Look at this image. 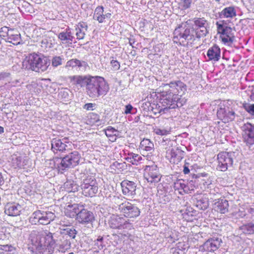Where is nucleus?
<instances>
[{
	"instance_id": "nucleus-64",
	"label": "nucleus",
	"mask_w": 254,
	"mask_h": 254,
	"mask_svg": "<svg viewBox=\"0 0 254 254\" xmlns=\"http://www.w3.org/2000/svg\"><path fill=\"white\" fill-rule=\"evenodd\" d=\"M118 135H113L111 136H107V137L109 138V140L110 141H111L112 142H114L116 140L117 136Z\"/></svg>"
},
{
	"instance_id": "nucleus-57",
	"label": "nucleus",
	"mask_w": 254,
	"mask_h": 254,
	"mask_svg": "<svg viewBox=\"0 0 254 254\" xmlns=\"http://www.w3.org/2000/svg\"><path fill=\"white\" fill-rule=\"evenodd\" d=\"M183 9H186L190 7L192 0H181Z\"/></svg>"
},
{
	"instance_id": "nucleus-51",
	"label": "nucleus",
	"mask_w": 254,
	"mask_h": 254,
	"mask_svg": "<svg viewBox=\"0 0 254 254\" xmlns=\"http://www.w3.org/2000/svg\"><path fill=\"white\" fill-rule=\"evenodd\" d=\"M170 129H161L160 128L156 127L154 129V132L155 133H156L157 135H167L170 133Z\"/></svg>"
},
{
	"instance_id": "nucleus-33",
	"label": "nucleus",
	"mask_w": 254,
	"mask_h": 254,
	"mask_svg": "<svg viewBox=\"0 0 254 254\" xmlns=\"http://www.w3.org/2000/svg\"><path fill=\"white\" fill-rule=\"evenodd\" d=\"M7 41L12 43L13 45H17L20 43V34L17 31L11 29V32L7 38Z\"/></svg>"
},
{
	"instance_id": "nucleus-58",
	"label": "nucleus",
	"mask_w": 254,
	"mask_h": 254,
	"mask_svg": "<svg viewBox=\"0 0 254 254\" xmlns=\"http://www.w3.org/2000/svg\"><path fill=\"white\" fill-rule=\"evenodd\" d=\"M110 64L114 70H117L120 69V64L118 61L112 60Z\"/></svg>"
},
{
	"instance_id": "nucleus-53",
	"label": "nucleus",
	"mask_w": 254,
	"mask_h": 254,
	"mask_svg": "<svg viewBox=\"0 0 254 254\" xmlns=\"http://www.w3.org/2000/svg\"><path fill=\"white\" fill-rule=\"evenodd\" d=\"M75 30L76 31L75 35L76 36V39L77 40L83 39L85 35L86 31H84L83 29H80L79 28L77 29L76 28Z\"/></svg>"
},
{
	"instance_id": "nucleus-9",
	"label": "nucleus",
	"mask_w": 254,
	"mask_h": 254,
	"mask_svg": "<svg viewBox=\"0 0 254 254\" xmlns=\"http://www.w3.org/2000/svg\"><path fill=\"white\" fill-rule=\"evenodd\" d=\"M81 155L77 151H72L60 159L58 165L59 171H64L77 166L79 162Z\"/></svg>"
},
{
	"instance_id": "nucleus-48",
	"label": "nucleus",
	"mask_w": 254,
	"mask_h": 254,
	"mask_svg": "<svg viewBox=\"0 0 254 254\" xmlns=\"http://www.w3.org/2000/svg\"><path fill=\"white\" fill-rule=\"evenodd\" d=\"M63 60L64 59L61 56L54 57L52 60V65L54 67H57L62 64Z\"/></svg>"
},
{
	"instance_id": "nucleus-6",
	"label": "nucleus",
	"mask_w": 254,
	"mask_h": 254,
	"mask_svg": "<svg viewBox=\"0 0 254 254\" xmlns=\"http://www.w3.org/2000/svg\"><path fill=\"white\" fill-rule=\"evenodd\" d=\"M173 34L174 42L183 46L192 44L196 39L190 28H185L182 25L175 29Z\"/></svg>"
},
{
	"instance_id": "nucleus-45",
	"label": "nucleus",
	"mask_w": 254,
	"mask_h": 254,
	"mask_svg": "<svg viewBox=\"0 0 254 254\" xmlns=\"http://www.w3.org/2000/svg\"><path fill=\"white\" fill-rule=\"evenodd\" d=\"M63 231V233H64L65 235H68L69 237L72 239H74L75 238L76 235L77 234V231L73 227L66 228L65 229H64Z\"/></svg>"
},
{
	"instance_id": "nucleus-26",
	"label": "nucleus",
	"mask_w": 254,
	"mask_h": 254,
	"mask_svg": "<svg viewBox=\"0 0 254 254\" xmlns=\"http://www.w3.org/2000/svg\"><path fill=\"white\" fill-rule=\"evenodd\" d=\"M23 208L19 203L15 202L7 203L4 207V212L10 216L19 215Z\"/></svg>"
},
{
	"instance_id": "nucleus-47",
	"label": "nucleus",
	"mask_w": 254,
	"mask_h": 254,
	"mask_svg": "<svg viewBox=\"0 0 254 254\" xmlns=\"http://www.w3.org/2000/svg\"><path fill=\"white\" fill-rule=\"evenodd\" d=\"M105 134L107 136H111L113 135H119V131L115 128L109 126L105 130Z\"/></svg>"
},
{
	"instance_id": "nucleus-44",
	"label": "nucleus",
	"mask_w": 254,
	"mask_h": 254,
	"mask_svg": "<svg viewBox=\"0 0 254 254\" xmlns=\"http://www.w3.org/2000/svg\"><path fill=\"white\" fill-rule=\"evenodd\" d=\"M126 166L125 162L120 163L118 161H115L111 165V168L115 171L118 170L122 171L126 169Z\"/></svg>"
},
{
	"instance_id": "nucleus-38",
	"label": "nucleus",
	"mask_w": 254,
	"mask_h": 254,
	"mask_svg": "<svg viewBox=\"0 0 254 254\" xmlns=\"http://www.w3.org/2000/svg\"><path fill=\"white\" fill-rule=\"evenodd\" d=\"M240 230L242 232L247 235H252L254 234V223L253 222L243 224L240 227Z\"/></svg>"
},
{
	"instance_id": "nucleus-46",
	"label": "nucleus",
	"mask_w": 254,
	"mask_h": 254,
	"mask_svg": "<svg viewBox=\"0 0 254 254\" xmlns=\"http://www.w3.org/2000/svg\"><path fill=\"white\" fill-rule=\"evenodd\" d=\"M94 249H97L99 250H102L105 246L103 244V238L101 236H99L98 238L94 241Z\"/></svg>"
},
{
	"instance_id": "nucleus-32",
	"label": "nucleus",
	"mask_w": 254,
	"mask_h": 254,
	"mask_svg": "<svg viewBox=\"0 0 254 254\" xmlns=\"http://www.w3.org/2000/svg\"><path fill=\"white\" fill-rule=\"evenodd\" d=\"M88 65L87 63L84 61H81L76 59H73L68 61L65 64V68L69 69V68H73L75 67L79 68L86 67Z\"/></svg>"
},
{
	"instance_id": "nucleus-27",
	"label": "nucleus",
	"mask_w": 254,
	"mask_h": 254,
	"mask_svg": "<svg viewBox=\"0 0 254 254\" xmlns=\"http://www.w3.org/2000/svg\"><path fill=\"white\" fill-rule=\"evenodd\" d=\"M58 38L63 44H71L74 39V37L71 29L67 27L63 31L59 33Z\"/></svg>"
},
{
	"instance_id": "nucleus-29",
	"label": "nucleus",
	"mask_w": 254,
	"mask_h": 254,
	"mask_svg": "<svg viewBox=\"0 0 254 254\" xmlns=\"http://www.w3.org/2000/svg\"><path fill=\"white\" fill-rule=\"evenodd\" d=\"M207 56L209 61H218L221 57V50L220 48L216 45L210 47L207 51Z\"/></svg>"
},
{
	"instance_id": "nucleus-4",
	"label": "nucleus",
	"mask_w": 254,
	"mask_h": 254,
	"mask_svg": "<svg viewBox=\"0 0 254 254\" xmlns=\"http://www.w3.org/2000/svg\"><path fill=\"white\" fill-rule=\"evenodd\" d=\"M50 64L49 60L46 57L33 53L25 57L22 62V66L24 69L40 72L46 71Z\"/></svg>"
},
{
	"instance_id": "nucleus-16",
	"label": "nucleus",
	"mask_w": 254,
	"mask_h": 254,
	"mask_svg": "<svg viewBox=\"0 0 254 254\" xmlns=\"http://www.w3.org/2000/svg\"><path fill=\"white\" fill-rule=\"evenodd\" d=\"M80 187L83 194L88 197L95 196L98 190V186L96 180L90 176H88L83 180Z\"/></svg>"
},
{
	"instance_id": "nucleus-24",
	"label": "nucleus",
	"mask_w": 254,
	"mask_h": 254,
	"mask_svg": "<svg viewBox=\"0 0 254 254\" xmlns=\"http://www.w3.org/2000/svg\"><path fill=\"white\" fill-rule=\"evenodd\" d=\"M121 185L124 195L133 197L136 194V186L133 182L124 180L121 183Z\"/></svg>"
},
{
	"instance_id": "nucleus-20",
	"label": "nucleus",
	"mask_w": 254,
	"mask_h": 254,
	"mask_svg": "<svg viewBox=\"0 0 254 254\" xmlns=\"http://www.w3.org/2000/svg\"><path fill=\"white\" fill-rule=\"evenodd\" d=\"M185 155V151L179 148H172L166 152V157L169 159L170 162L174 164H178L184 158Z\"/></svg>"
},
{
	"instance_id": "nucleus-7",
	"label": "nucleus",
	"mask_w": 254,
	"mask_h": 254,
	"mask_svg": "<svg viewBox=\"0 0 254 254\" xmlns=\"http://www.w3.org/2000/svg\"><path fill=\"white\" fill-rule=\"evenodd\" d=\"M63 199L67 201L64 210L65 215L70 218L76 217L83 206L82 204L76 203L78 198L73 193L65 195Z\"/></svg>"
},
{
	"instance_id": "nucleus-1",
	"label": "nucleus",
	"mask_w": 254,
	"mask_h": 254,
	"mask_svg": "<svg viewBox=\"0 0 254 254\" xmlns=\"http://www.w3.org/2000/svg\"><path fill=\"white\" fill-rule=\"evenodd\" d=\"M29 243L31 249L37 254H52L56 246L53 234L48 230L38 232L32 231L29 235Z\"/></svg>"
},
{
	"instance_id": "nucleus-13",
	"label": "nucleus",
	"mask_w": 254,
	"mask_h": 254,
	"mask_svg": "<svg viewBox=\"0 0 254 254\" xmlns=\"http://www.w3.org/2000/svg\"><path fill=\"white\" fill-rule=\"evenodd\" d=\"M234 156L235 153L234 152H221L219 153L217 158V170L222 172L226 171L229 168L232 167Z\"/></svg>"
},
{
	"instance_id": "nucleus-50",
	"label": "nucleus",
	"mask_w": 254,
	"mask_h": 254,
	"mask_svg": "<svg viewBox=\"0 0 254 254\" xmlns=\"http://www.w3.org/2000/svg\"><path fill=\"white\" fill-rule=\"evenodd\" d=\"M10 32L11 29H9L7 27L3 26L0 29V36L7 38Z\"/></svg>"
},
{
	"instance_id": "nucleus-3",
	"label": "nucleus",
	"mask_w": 254,
	"mask_h": 254,
	"mask_svg": "<svg viewBox=\"0 0 254 254\" xmlns=\"http://www.w3.org/2000/svg\"><path fill=\"white\" fill-rule=\"evenodd\" d=\"M86 86L87 94L92 98H97L107 94L109 86L105 79L99 76H91L87 80Z\"/></svg>"
},
{
	"instance_id": "nucleus-17",
	"label": "nucleus",
	"mask_w": 254,
	"mask_h": 254,
	"mask_svg": "<svg viewBox=\"0 0 254 254\" xmlns=\"http://www.w3.org/2000/svg\"><path fill=\"white\" fill-rule=\"evenodd\" d=\"M51 149L55 152L69 151L72 149L73 144L67 137L62 139L53 138L51 140Z\"/></svg>"
},
{
	"instance_id": "nucleus-10",
	"label": "nucleus",
	"mask_w": 254,
	"mask_h": 254,
	"mask_svg": "<svg viewBox=\"0 0 254 254\" xmlns=\"http://www.w3.org/2000/svg\"><path fill=\"white\" fill-rule=\"evenodd\" d=\"M218 33L220 34L222 42L227 45H230L235 40L232 28L228 26L224 21H217L216 23Z\"/></svg>"
},
{
	"instance_id": "nucleus-14",
	"label": "nucleus",
	"mask_w": 254,
	"mask_h": 254,
	"mask_svg": "<svg viewBox=\"0 0 254 254\" xmlns=\"http://www.w3.org/2000/svg\"><path fill=\"white\" fill-rule=\"evenodd\" d=\"M217 116L223 122L228 123L234 120L235 113L228 101H224L219 106Z\"/></svg>"
},
{
	"instance_id": "nucleus-5",
	"label": "nucleus",
	"mask_w": 254,
	"mask_h": 254,
	"mask_svg": "<svg viewBox=\"0 0 254 254\" xmlns=\"http://www.w3.org/2000/svg\"><path fill=\"white\" fill-rule=\"evenodd\" d=\"M133 221L126 219L121 215H112L109 220V225L110 228L119 230H124L120 233L124 237H129L128 233L126 230L133 229Z\"/></svg>"
},
{
	"instance_id": "nucleus-63",
	"label": "nucleus",
	"mask_w": 254,
	"mask_h": 254,
	"mask_svg": "<svg viewBox=\"0 0 254 254\" xmlns=\"http://www.w3.org/2000/svg\"><path fill=\"white\" fill-rule=\"evenodd\" d=\"M183 172L184 174H188L190 172V168H188L187 166H183Z\"/></svg>"
},
{
	"instance_id": "nucleus-41",
	"label": "nucleus",
	"mask_w": 254,
	"mask_h": 254,
	"mask_svg": "<svg viewBox=\"0 0 254 254\" xmlns=\"http://www.w3.org/2000/svg\"><path fill=\"white\" fill-rule=\"evenodd\" d=\"M196 206L199 209L205 210L208 206V202L206 198H201L197 199Z\"/></svg>"
},
{
	"instance_id": "nucleus-23",
	"label": "nucleus",
	"mask_w": 254,
	"mask_h": 254,
	"mask_svg": "<svg viewBox=\"0 0 254 254\" xmlns=\"http://www.w3.org/2000/svg\"><path fill=\"white\" fill-rule=\"evenodd\" d=\"M30 161L26 156L13 155L11 156V164L14 168L26 169L29 166Z\"/></svg>"
},
{
	"instance_id": "nucleus-22",
	"label": "nucleus",
	"mask_w": 254,
	"mask_h": 254,
	"mask_svg": "<svg viewBox=\"0 0 254 254\" xmlns=\"http://www.w3.org/2000/svg\"><path fill=\"white\" fill-rule=\"evenodd\" d=\"M78 215L76 217L77 222L81 224H87L92 222L94 220V216L92 212L81 207Z\"/></svg>"
},
{
	"instance_id": "nucleus-19",
	"label": "nucleus",
	"mask_w": 254,
	"mask_h": 254,
	"mask_svg": "<svg viewBox=\"0 0 254 254\" xmlns=\"http://www.w3.org/2000/svg\"><path fill=\"white\" fill-rule=\"evenodd\" d=\"M243 137L247 145H254V125L251 123L244 124L242 127Z\"/></svg>"
},
{
	"instance_id": "nucleus-36",
	"label": "nucleus",
	"mask_w": 254,
	"mask_h": 254,
	"mask_svg": "<svg viewBox=\"0 0 254 254\" xmlns=\"http://www.w3.org/2000/svg\"><path fill=\"white\" fill-rule=\"evenodd\" d=\"M140 149L151 152L154 150V144L148 139H143L140 143Z\"/></svg>"
},
{
	"instance_id": "nucleus-31",
	"label": "nucleus",
	"mask_w": 254,
	"mask_h": 254,
	"mask_svg": "<svg viewBox=\"0 0 254 254\" xmlns=\"http://www.w3.org/2000/svg\"><path fill=\"white\" fill-rule=\"evenodd\" d=\"M228 201L224 199H219L214 204V209L216 211L222 214H224L228 211Z\"/></svg>"
},
{
	"instance_id": "nucleus-21",
	"label": "nucleus",
	"mask_w": 254,
	"mask_h": 254,
	"mask_svg": "<svg viewBox=\"0 0 254 254\" xmlns=\"http://www.w3.org/2000/svg\"><path fill=\"white\" fill-rule=\"evenodd\" d=\"M222 243L221 238L213 237L207 240L202 246L200 247L201 250L207 252H214L218 250Z\"/></svg>"
},
{
	"instance_id": "nucleus-59",
	"label": "nucleus",
	"mask_w": 254,
	"mask_h": 254,
	"mask_svg": "<svg viewBox=\"0 0 254 254\" xmlns=\"http://www.w3.org/2000/svg\"><path fill=\"white\" fill-rule=\"evenodd\" d=\"M95 106L96 104L95 103H86L84 105L83 108L87 111H93Z\"/></svg>"
},
{
	"instance_id": "nucleus-25",
	"label": "nucleus",
	"mask_w": 254,
	"mask_h": 254,
	"mask_svg": "<svg viewBox=\"0 0 254 254\" xmlns=\"http://www.w3.org/2000/svg\"><path fill=\"white\" fill-rule=\"evenodd\" d=\"M174 188L175 190H178L180 193H182V191L186 193H190L194 190V187L190 182L188 183L182 179L178 180L174 182Z\"/></svg>"
},
{
	"instance_id": "nucleus-61",
	"label": "nucleus",
	"mask_w": 254,
	"mask_h": 254,
	"mask_svg": "<svg viewBox=\"0 0 254 254\" xmlns=\"http://www.w3.org/2000/svg\"><path fill=\"white\" fill-rule=\"evenodd\" d=\"M246 209L247 210V213H249L251 214L254 215V206L251 207L250 206H246Z\"/></svg>"
},
{
	"instance_id": "nucleus-43",
	"label": "nucleus",
	"mask_w": 254,
	"mask_h": 254,
	"mask_svg": "<svg viewBox=\"0 0 254 254\" xmlns=\"http://www.w3.org/2000/svg\"><path fill=\"white\" fill-rule=\"evenodd\" d=\"M158 195L159 197L160 202L166 203L167 202H169L171 199L170 196L167 194L165 191L160 190H158Z\"/></svg>"
},
{
	"instance_id": "nucleus-42",
	"label": "nucleus",
	"mask_w": 254,
	"mask_h": 254,
	"mask_svg": "<svg viewBox=\"0 0 254 254\" xmlns=\"http://www.w3.org/2000/svg\"><path fill=\"white\" fill-rule=\"evenodd\" d=\"M188 248L184 242H179L177 244L173 254H184Z\"/></svg>"
},
{
	"instance_id": "nucleus-54",
	"label": "nucleus",
	"mask_w": 254,
	"mask_h": 254,
	"mask_svg": "<svg viewBox=\"0 0 254 254\" xmlns=\"http://www.w3.org/2000/svg\"><path fill=\"white\" fill-rule=\"evenodd\" d=\"M70 247L71 242L68 240H64L60 245V248L64 250H69Z\"/></svg>"
},
{
	"instance_id": "nucleus-56",
	"label": "nucleus",
	"mask_w": 254,
	"mask_h": 254,
	"mask_svg": "<svg viewBox=\"0 0 254 254\" xmlns=\"http://www.w3.org/2000/svg\"><path fill=\"white\" fill-rule=\"evenodd\" d=\"M75 28L83 29L84 31H87L88 29V25L85 22H80L76 25Z\"/></svg>"
},
{
	"instance_id": "nucleus-28",
	"label": "nucleus",
	"mask_w": 254,
	"mask_h": 254,
	"mask_svg": "<svg viewBox=\"0 0 254 254\" xmlns=\"http://www.w3.org/2000/svg\"><path fill=\"white\" fill-rule=\"evenodd\" d=\"M90 75L80 76L74 75L70 77V82L72 85H75L80 88L85 86L87 85L88 80L89 79Z\"/></svg>"
},
{
	"instance_id": "nucleus-35",
	"label": "nucleus",
	"mask_w": 254,
	"mask_h": 254,
	"mask_svg": "<svg viewBox=\"0 0 254 254\" xmlns=\"http://www.w3.org/2000/svg\"><path fill=\"white\" fill-rule=\"evenodd\" d=\"M93 18L99 23L104 22L105 16L104 14V7L103 6H98L95 8Z\"/></svg>"
},
{
	"instance_id": "nucleus-2",
	"label": "nucleus",
	"mask_w": 254,
	"mask_h": 254,
	"mask_svg": "<svg viewBox=\"0 0 254 254\" xmlns=\"http://www.w3.org/2000/svg\"><path fill=\"white\" fill-rule=\"evenodd\" d=\"M113 208L117 209L119 212L125 218L131 220L138 217L140 214L139 208L134 204L126 200L122 196L113 195L110 196Z\"/></svg>"
},
{
	"instance_id": "nucleus-18",
	"label": "nucleus",
	"mask_w": 254,
	"mask_h": 254,
	"mask_svg": "<svg viewBox=\"0 0 254 254\" xmlns=\"http://www.w3.org/2000/svg\"><path fill=\"white\" fill-rule=\"evenodd\" d=\"M144 176L148 183L154 185L160 181L161 178L159 169L155 165L146 166Z\"/></svg>"
},
{
	"instance_id": "nucleus-15",
	"label": "nucleus",
	"mask_w": 254,
	"mask_h": 254,
	"mask_svg": "<svg viewBox=\"0 0 254 254\" xmlns=\"http://www.w3.org/2000/svg\"><path fill=\"white\" fill-rule=\"evenodd\" d=\"M181 95H173L171 98L170 97L163 99L161 104L162 107L160 110V112L164 113L168 109H175L177 107H181L186 102L187 100L185 98H181Z\"/></svg>"
},
{
	"instance_id": "nucleus-52",
	"label": "nucleus",
	"mask_w": 254,
	"mask_h": 254,
	"mask_svg": "<svg viewBox=\"0 0 254 254\" xmlns=\"http://www.w3.org/2000/svg\"><path fill=\"white\" fill-rule=\"evenodd\" d=\"M245 110L252 115H254V104L245 103L243 105Z\"/></svg>"
},
{
	"instance_id": "nucleus-37",
	"label": "nucleus",
	"mask_w": 254,
	"mask_h": 254,
	"mask_svg": "<svg viewBox=\"0 0 254 254\" xmlns=\"http://www.w3.org/2000/svg\"><path fill=\"white\" fill-rule=\"evenodd\" d=\"M88 122L90 125L100 126L103 124V122L100 119V116L96 113H91L88 116Z\"/></svg>"
},
{
	"instance_id": "nucleus-30",
	"label": "nucleus",
	"mask_w": 254,
	"mask_h": 254,
	"mask_svg": "<svg viewBox=\"0 0 254 254\" xmlns=\"http://www.w3.org/2000/svg\"><path fill=\"white\" fill-rule=\"evenodd\" d=\"M236 12L234 6H228L224 8L218 14L220 18H233L236 16Z\"/></svg>"
},
{
	"instance_id": "nucleus-40",
	"label": "nucleus",
	"mask_w": 254,
	"mask_h": 254,
	"mask_svg": "<svg viewBox=\"0 0 254 254\" xmlns=\"http://www.w3.org/2000/svg\"><path fill=\"white\" fill-rule=\"evenodd\" d=\"M64 186L66 191L69 192V194H74V192L77 190L78 186L73 181H68L64 183Z\"/></svg>"
},
{
	"instance_id": "nucleus-62",
	"label": "nucleus",
	"mask_w": 254,
	"mask_h": 254,
	"mask_svg": "<svg viewBox=\"0 0 254 254\" xmlns=\"http://www.w3.org/2000/svg\"><path fill=\"white\" fill-rule=\"evenodd\" d=\"M12 247L11 246L9 245H2L1 246L0 249L5 251H11Z\"/></svg>"
},
{
	"instance_id": "nucleus-11",
	"label": "nucleus",
	"mask_w": 254,
	"mask_h": 254,
	"mask_svg": "<svg viewBox=\"0 0 254 254\" xmlns=\"http://www.w3.org/2000/svg\"><path fill=\"white\" fill-rule=\"evenodd\" d=\"M163 90H165L166 94L171 96L184 95L187 91L186 85L181 80H176L170 82L168 84H162L161 86Z\"/></svg>"
},
{
	"instance_id": "nucleus-8",
	"label": "nucleus",
	"mask_w": 254,
	"mask_h": 254,
	"mask_svg": "<svg viewBox=\"0 0 254 254\" xmlns=\"http://www.w3.org/2000/svg\"><path fill=\"white\" fill-rule=\"evenodd\" d=\"M54 213L49 211H34L29 217V222L33 225H47L55 219Z\"/></svg>"
},
{
	"instance_id": "nucleus-55",
	"label": "nucleus",
	"mask_w": 254,
	"mask_h": 254,
	"mask_svg": "<svg viewBox=\"0 0 254 254\" xmlns=\"http://www.w3.org/2000/svg\"><path fill=\"white\" fill-rule=\"evenodd\" d=\"M166 238L168 239V241L170 243H174L176 240L174 233L171 231L165 234Z\"/></svg>"
},
{
	"instance_id": "nucleus-34",
	"label": "nucleus",
	"mask_w": 254,
	"mask_h": 254,
	"mask_svg": "<svg viewBox=\"0 0 254 254\" xmlns=\"http://www.w3.org/2000/svg\"><path fill=\"white\" fill-rule=\"evenodd\" d=\"M125 159L126 161L131 163L132 165H137L141 161L142 158L138 154H135L133 152H128Z\"/></svg>"
},
{
	"instance_id": "nucleus-12",
	"label": "nucleus",
	"mask_w": 254,
	"mask_h": 254,
	"mask_svg": "<svg viewBox=\"0 0 254 254\" xmlns=\"http://www.w3.org/2000/svg\"><path fill=\"white\" fill-rule=\"evenodd\" d=\"M193 27L190 28L196 38L205 37L208 33L209 22L204 17L193 19Z\"/></svg>"
},
{
	"instance_id": "nucleus-60",
	"label": "nucleus",
	"mask_w": 254,
	"mask_h": 254,
	"mask_svg": "<svg viewBox=\"0 0 254 254\" xmlns=\"http://www.w3.org/2000/svg\"><path fill=\"white\" fill-rule=\"evenodd\" d=\"M247 210L246 209V207H241L240 209H239L238 212H237V215L243 218L247 215Z\"/></svg>"
},
{
	"instance_id": "nucleus-39",
	"label": "nucleus",
	"mask_w": 254,
	"mask_h": 254,
	"mask_svg": "<svg viewBox=\"0 0 254 254\" xmlns=\"http://www.w3.org/2000/svg\"><path fill=\"white\" fill-rule=\"evenodd\" d=\"M70 91L67 88H62L58 93V98L62 102H67L70 100Z\"/></svg>"
},
{
	"instance_id": "nucleus-49",
	"label": "nucleus",
	"mask_w": 254,
	"mask_h": 254,
	"mask_svg": "<svg viewBox=\"0 0 254 254\" xmlns=\"http://www.w3.org/2000/svg\"><path fill=\"white\" fill-rule=\"evenodd\" d=\"M137 109L135 108H133L130 104H127L125 106V110L124 113L126 115L131 114H134L136 113Z\"/></svg>"
}]
</instances>
